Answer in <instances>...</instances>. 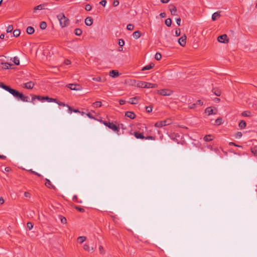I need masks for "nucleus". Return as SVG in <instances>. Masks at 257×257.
<instances>
[{"mask_svg":"<svg viewBox=\"0 0 257 257\" xmlns=\"http://www.w3.org/2000/svg\"><path fill=\"white\" fill-rule=\"evenodd\" d=\"M57 18L59 21L60 25L62 28L68 26L69 24V20L65 16L64 13H60L57 16Z\"/></svg>","mask_w":257,"mask_h":257,"instance_id":"f257e3e1","label":"nucleus"},{"mask_svg":"<svg viewBox=\"0 0 257 257\" xmlns=\"http://www.w3.org/2000/svg\"><path fill=\"white\" fill-rule=\"evenodd\" d=\"M172 123V120L170 118L166 119V120L158 121L155 124V126L158 127H161L166 125H169Z\"/></svg>","mask_w":257,"mask_h":257,"instance_id":"f03ea898","label":"nucleus"},{"mask_svg":"<svg viewBox=\"0 0 257 257\" xmlns=\"http://www.w3.org/2000/svg\"><path fill=\"white\" fill-rule=\"evenodd\" d=\"M157 93L162 96H170L173 93V91L168 89H162L158 90Z\"/></svg>","mask_w":257,"mask_h":257,"instance_id":"7ed1b4c3","label":"nucleus"},{"mask_svg":"<svg viewBox=\"0 0 257 257\" xmlns=\"http://www.w3.org/2000/svg\"><path fill=\"white\" fill-rule=\"evenodd\" d=\"M218 110L216 108L213 109L212 107H208L205 110V113H207L208 115L211 114H216L217 113Z\"/></svg>","mask_w":257,"mask_h":257,"instance_id":"20e7f679","label":"nucleus"},{"mask_svg":"<svg viewBox=\"0 0 257 257\" xmlns=\"http://www.w3.org/2000/svg\"><path fill=\"white\" fill-rule=\"evenodd\" d=\"M217 41L222 43H228L229 39L227 38V36L226 34H223L218 37Z\"/></svg>","mask_w":257,"mask_h":257,"instance_id":"39448f33","label":"nucleus"},{"mask_svg":"<svg viewBox=\"0 0 257 257\" xmlns=\"http://www.w3.org/2000/svg\"><path fill=\"white\" fill-rule=\"evenodd\" d=\"M9 92L11 94H12L14 97L20 99L22 95L23 94L22 93L19 92L18 91L12 88L10 89Z\"/></svg>","mask_w":257,"mask_h":257,"instance_id":"423d86ee","label":"nucleus"},{"mask_svg":"<svg viewBox=\"0 0 257 257\" xmlns=\"http://www.w3.org/2000/svg\"><path fill=\"white\" fill-rule=\"evenodd\" d=\"M67 87L70 89L73 90H81V87L79 84H69Z\"/></svg>","mask_w":257,"mask_h":257,"instance_id":"0eeeda50","label":"nucleus"},{"mask_svg":"<svg viewBox=\"0 0 257 257\" xmlns=\"http://www.w3.org/2000/svg\"><path fill=\"white\" fill-rule=\"evenodd\" d=\"M186 36L185 35H184L181 37H180L178 40V43L181 46H185L186 43Z\"/></svg>","mask_w":257,"mask_h":257,"instance_id":"6e6552de","label":"nucleus"},{"mask_svg":"<svg viewBox=\"0 0 257 257\" xmlns=\"http://www.w3.org/2000/svg\"><path fill=\"white\" fill-rule=\"evenodd\" d=\"M108 127L110 129H111L113 131L115 132H118L119 131V128L116 125L114 124L112 122H108Z\"/></svg>","mask_w":257,"mask_h":257,"instance_id":"1a4fd4ad","label":"nucleus"},{"mask_svg":"<svg viewBox=\"0 0 257 257\" xmlns=\"http://www.w3.org/2000/svg\"><path fill=\"white\" fill-rule=\"evenodd\" d=\"M24 87L26 89H32L34 86L35 84L32 81H29L28 82L25 83L24 84Z\"/></svg>","mask_w":257,"mask_h":257,"instance_id":"9d476101","label":"nucleus"},{"mask_svg":"<svg viewBox=\"0 0 257 257\" xmlns=\"http://www.w3.org/2000/svg\"><path fill=\"white\" fill-rule=\"evenodd\" d=\"M169 10L171 12L172 15L176 16L177 15V9L176 7L173 5H171L169 6Z\"/></svg>","mask_w":257,"mask_h":257,"instance_id":"9b49d317","label":"nucleus"},{"mask_svg":"<svg viewBox=\"0 0 257 257\" xmlns=\"http://www.w3.org/2000/svg\"><path fill=\"white\" fill-rule=\"evenodd\" d=\"M140 99V97L138 96H136L133 98H131L128 101V103L132 104H136L138 103V100Z\"/></svg>","mask_w":257,"mask_h":257,"instance_id":"f8f14e48","label":"nucleus"},{"mask_svg":"<svg viewBox=\"0 0 257 257\" xmlns=\"http://www.w3.org/2000/svg\"><path fill=\"white\" fill-rule=\"evenodd\" d=\"M220 17V12H217L214 13L212 15V20L214 21L218 19Z\"/></svg>","mask_w":257,"mask_h":257,"instance_id":"ddd939ff","label":"nucleus"},{"mask_svg":"<svg viewBox=\"0 0 257 257\" xmlns=\"http://www.w3.org/2000/svg\"><path fill=\"white\" fill-rule=\"evenodd\" d=\"M125 115L131 119H134L136 117L135 113L133 111H126Z\"/></svg>","mask_w":257,"mask_h":257,"instance_id":"4468645a","label":"nucleus"},{"mask_svg":"<svg viewBox=\"0 0 257 257\" xmlns=\"http://www.w3.org/2000/svg\"><path fill=\"white\" fill-rule=\"evenodd\" d=\"M45 185L47 187L50 188V189H55V187L54 185H53L50 182V181L48 179H45Z\"/></svg>","mask_w":257,"mask_h":257,"instance_id":"2eb2a0df","label":"nucleus"},{"mask_svg":"<svg viewBox=\"0 0 257 257\" xmlns=\"http://www.w3.org/2000/svg\"><path fill=\"white\" fill-rule=\"evenodd\" d=\"M136 82V85L137 87H140V88H145L146 87V82L145 81H137Z\"/></svg>","mask_w":257,"mask_h":257,"instance_id":"dca6fc26","label":"nucleus"},{"mask_svg":"<svg viewBox=\"0 0 257 257\" xmlns=\"http://www.w3.org/2000/svg\"><path fill=\"white\" fill-rule=\"evenodd\" d=\"M85 24L88 26H90L93 24V20L90 17H87L85 20Z\"/></svg>","mask_w":257,"mask_h":257,"instance_id":"f3484780","label":"nucleus"},{"mask_svg":"<svg viewBox=\"0 0 257 257\" xmlns=\"http://www.w3.org/2000/svg\"><path fill=\"white\" fill-rule=\"evenodd\" d=\"M154 66H155V64L154 63H151L149 65H146V66H144V67H143V68L142 69V71H146V70H150V69L153 68L154 67Z\"/></svg>","mask_w":257,"mask_h":257,"instance_id":"a211bd4d","label":"nucleus"},{"mask_svg":"<svg viewBox=\"0 0 257 257\" xmlns=\"http://www.w3.org/2000/svg\"><path fill=\"white\" fill-rule=\"evenodd\" d=\"M83 249L85 250H86V251H93L94 250V247H90L89 245L86 243L84 244V245H83Z\"/></svg>","mask_w":257,"mask_h":257,"instance_id":"6ab92c4d","label":"nucleus"},{"mask_svg":"<svg viewBox=\"0 0 257 257\" xmlns=\"http://www.w3.org/2000/svg\"><path fill=\"white\" fill-rule=\"evenodd\" d=\"M109 75L112 77H116L119 76V72L117 70H111L109 72Z\"/></svg>","mask_w":257,"mask_h":257,"instance_id":"aec40b11","label":"nucleus"},{"mask_svg":"<svg viewBox=\"0 0 257 257\" xmlns=\"http://www.w3.org/2000/svg\"><path fill=\"white\" fill-rule=\"evenodd\" d=\"M157 87V85L156 84L151 83L149 82L146 83V87L147 88H156Z\"/></svg>","mask_w":257,"mask_h":257,"instance_id":"412c9836","label":"nucleus"},{"mask_svg":"<svg viewBox=\"0 0 257 257\" xmlns=\"http://www.w3.org/2000/svg\"><path fill=\"white\" fill-rule=\"evenodd\" d=\"M26 31L28 34L32 35L34 33L35 30L33 27L29 26L27 28Z\"/></svg>","mask_w":257,"mask_h":257,"instance_id":"4be33fe9","label":"nucleus"},{"mask_svg":"<svg viewBox=\"0 0 257 257\" xmlns=\"http://www.w3.org/2000/svg\"><path fill=\"white\" fill-rule=\"evenodd\" d=\"M134 135H135V137L137 139H143L145 138V137L143 136V134L140 133L135 132Z\"/></svg>","mask_w":257,"mask_h":257,"instance_id":"5701e85b","label":"nucleus"},{"mask_svg":"<svg viewBox=\"0 0 257 257\" xmlns=\"http://www.w3.org/2000/svg\"><path fill=\"white\" fill-rule=\"evenodd\" d=\"M133 36L134 38H135L136 39H137L141 37V33L139 31H136V32H134Z\"/></svg>","mask_w":257,"mask_h":257,"instance_id":"b1692460","label":"nucleus"},{"mask_svg":"<svg viewBox=\"0 0 257 257\" xmlns=\"http://www.w3.org/2000/svg\"><path fill=\"white\" fill-rule=\"evenodd\" d=\"M102 106V103L101 101H95L93 103L92 106L94 107H99Z\"/></svg>","mask_w":257,"mask_h":257,"instance_id":"393cba45","label":"nucleus"},{"mask_svg":"<svg viewBox=\"0 0 257 257\" xmlns=\"http://www.w3.org/2000/svg\"><path fill=\"white\" fill-rule=\"evenodd\" d=\"M212 92L214 93L215 95H216L217 96H220L221 94L220 90L217 89H213Z\"/></svg>","mask_w":257,"mask_h":257,"instance_id":"a878e982","label":"nucleus"},{"mask_svg":"<svg viewBox=\"0 0 257 257\" xmlns=\"http://www.w3.org/2000/svg\"><path fill=\"white\" fill-rule=\"evenodd\" d=\"M20 34L21 31L19 29H16L13 32V36L16 37L19 36Z\"/></svg>","mask_w":257,"mask_h":257,"instance_id":"bb28decb","label":"nucleus"},{"mask_svg":"<svg viewBox=\"0 0 257 257\" xmlns=\"http://www.w3.org/2000/svg\"><path fill=\"white\" fill-rule=\"evenodd\" d=\"M0 86L3 88V89H4L5 90L8 91V92H9L10 89L11 88V87H10L9 86H7V85H5L4 83H2L0 85Z\"/></svg>","mask_w":257,"mask_h":257,"instance_id":"cd10ccee","label":"nucleus"},{"mask_svg":"<svg viewBox=\"0 0 257 257\" xmlns=\"http://www.w3.org/2000/svg\"><path fill=\"white\" fill-rule=\"evenodd\" d=\"M242 115L243 116L248 117V116H251V112L249 111H244L242 113Z\"/></svg>","mask_w":257,"mask_h":257,"instance_id":"c85d7f7f","label":"nucleus"},{"mask_svg":"<svg viewBox=\"0 0 257 257\" xmlns=\"http://www.w3.org/2000/svg\"><path fill=\"white\" fill-rule=\"evenodd\" d=\"M20 99L24 102H28L29 98L28 96H25L23 95V94H22V96L20 98Z\"/></svg>","mask_w":257,"mask_h":257,"instance_id":"c756f323","label":"nucleus"},{"mask_svg":"<svg viewBox=\"0 0 257 257\" xmlns=\"http://www.w3.org/2000/svg\"><path fill=\"white\" fill-rule=\"evenodd\" d=\"M86 239V237L84 236H81L78 237L77 240L80 242V243H82L84 241H85Z\"/></svg>","mask_w":257,"mask_h":257,"instance_id":"7c9ffc66","label":"nucleus"},{"mask_svg":"<svg viewBox=\"0 0 257 257\" xmlns=\"http://www.w3.org/2000/svg\"><path fill=\"white\" fill-rule=\"evenodd\" d=\"M45 100H47V101H48L49 102H56V99L51 98V97H49L48 96H45Z\"/></svg>","mask_w":257,"mask_h":257,"instance_id":"2f4dec72","label":"nucleus"},{"mask_svg":"<svg viewBox=\"0 0 257 257\" xmlns=\"http://www.w3.org/2000/svg\"><path fill=\"white\" fill-rule=\"evenodd\" d=\"M40 27L42 30L46 29L47 27V23L45 22H42L40 23Z\"/></svg>","mask_w":257,"mask_h":257,"instance_id":"473e14b6","label":"nucleus"},{"mask_svg":"<svg viewBox=\"0 0 257 257\" xmlns=\"http://www.w3.org/2000/svg\"><path fill=\"white\" fill-rule=\"evenodd\" d=\"M239 126L240 128H244L246 126V122L244 120H241L239 123Z\"/></svg>","mask_w":257,"mask_h":257,"instance_id":"72a5a7b5","label":"nucleus"},{"mask_svg":"<svg viewBox=\"0 0 257 257\" xmlns=\"http://www.w3.org/2000/svg\"><path fill=\"white\" fill-rule=\"evenodd\" d=\"M2 65H4L5 66V69H9L11 68L12 64L9 63L8 62L5 63H2Z\"/></svg>","mask_w":257,"mask_h":257,"instance_id":"f704fd0d","label":"nucleus"},{"mask_svg":"<svg viewBox=\"0 0 257 257\" xmlns=\"http://www.w3.org/2000/svg\"><path fill=\"white\" fill-rule=\"evenodd\" d=\"M165 24L168 27H170L172 25V20L170 18H168L165 20Z\"/></svg>","mask_w":257,"mask_h":257,"instance_id":"c9c22d12","label":"nucleus"},{"mask_svg":"<svg viewBox=\"0 0 257 257\" xmlns=\"http://www.w3.org/2000/svg\"><path fill=\"white\" fill-rule=\"evenodd\" d=\"M82 31L80 29H76L75 30V34L77 36H80L82 34Z\"/></svg>","mask_w":257,"mask_h":257,"instance_id":"e433bc0d","label":"nucleus"},{"mask_svg":"<svg viewBox=\"0 0 257 257\" xmlns=\"http://www.w3.org/2000/svg\"><path fill=\"white\" fill-rule=\"evenodd\" d=\"M215 123L217 125L222 123V119L221 117H218L215 120Z\"/></svg>","mask_w":257,"mask_h":257,"instance_id":"4c0bfd02","label":"nucleus"},{"mask_svg":"<svg viewBox=\"0 0 257 257\" xmlns=\"http://www.w3.org/2000/svg\"><path fill=\"white\" fill-rule=\"evenodd\" d=\"M13 59V62L16 65H19L20 64V60L18 57H14Z\"/></svg>","mask_w":257,"mask_h":257,"instance_id":"58836bf2","label":"nucleus"},{"mask_svg":"<svg viewBox=\"0 0 257 257\" xmlns=\"http://www.w3.org/2000/svg\"><path fill=\"white\" fill-rule=\"evenodd\" d=\"M43 9H44V5H38V6L34 8V12H35L36 10H43Z\"/></svg>","mask_w":257,"mask_h":257,"instance_id":"ea45409f","label":"nucleus"},{"mask_svg":"<svg viewBox=\"0 0 257 257\" xmlns=\"http://www.w3.org/2000/svg\"><path fill=\"white\" fill-rule=\"evenodd\" d=\"M211 135H206L204 137V140L205 141V142H209V141H210L212 140V139H211Z\"/></svg>","mask_w":257,"mask_h":257,"instance_id":"a19ab883","label":"nucleus"},{"mask_svg":"<svg viewBox=\"0 0 257 257\" xmlns=\"http://www.w3.org/2000/svg\"><path fill=\"white\" fill-rule=\"evenodd\" d=\"M155 58L157 60H160L162 58L161 54L160 53H157L155 54Z\"/></svg>","mask_w":257,"mask_h":257,"instance_id":"79ce46f5","label":"nucleus"},{"mask_svg":"<svg viewBox=\"0 0 257 257\" xmlns=\"http://www.w3.org/2000/svg\"><path fill=\"white\" fill-rule=\"evenodd\" d=\"M13 30V25H9L7 29V33H10Z\"/></svg>","mask_w":257,"mask_h":257,"instance_id":"37998d69","label":"nucleus"},{"mask_svg":"<svg viewBox=\"0 0 257 257\" xmlns=\"http://www.w3.org/2000/svg\"><path fill=\"white\" fill-rule=\"evenodd\" d=\"M85 9L87 11H90L92 9V6L89 4H87L85 6Z\"/></svg>","mask_w":257,"mask_h":257,"instance_id":"c03bdc74","label":"nucleus"},{"mask_svg":"<svg viewBox=\"0 0 257 257\" xmlns=\"http://www.w3.org/2000/svg\"><path fill=\"white\" fill-rule=\"evenodd\" d=\"M127 29L129 31L133 30L134 29V26L132 24H128L127 26Z\"/></svg>","mask_w":257,"mask_h":257,"instance_id":"a18cd8bd","label":"nucleus"},{"mask_svg":"<svg viewBox=\"0 0 257 257\" xmlns=\"http://www.w3.org/2000/svg\"><path fill=\"white\" fill-rule=\"evenodd\" d=\"M36 99H37L38 100H40V101H44L45 100V96H41L40 95H38L37 96H36Z\"/></svg>","mask_w":257,"mask_h":257,"instance_id":"49530a36","label":"nucleus"},{"mask_svg":"<svg viewBox=\"0 0 257 257\" xmlns=\"http://www.w3.org/2000/svg\"><path fill=\"white\" fill-rule=\"evenodd\" d=\"M27 226L29 229V230H31V229H32L33 228V225L32 222H29L27 224Z\"/></svg>","mask_w":257,"mask_h":257,"instance_id":"de8ad7c7","label":"nucleus"},{"mask_svg":"<svg viewBox=\"0 0 257 257\" xmlns=\"http://www.w3.org/2000/svg\"><path fill=\"white\" fill-rule=\"evenodd\" d=\"M153 107L152 106H146V110L147 112H151L152 111Z\"/></svg>","mask_w":257,"mask_h":257,"instance_id":"09e8293b","label":"nucleus"},{"mask_svg":"<svg viewBox=\"0 0 257 257\" xmlns=\"http://www.w3.org/2000/svg\"><path fill=\"white\" fill-rule=\"evenodd\" d=\"M118 45L122 47L124 45V41L122 39H119L118 40Z\"/></svg>","mask_w":257,"mask_h":257,"instance_id":"8fccbe9b","label":"nucleus"},{"mask_svg":"<svg viewBox=\"0 0 257 257\" xmlns=\"http://www.w3.org/2000/svg\"><path fill=\"white\" fill-rule=\"evenodd\" d=\"M93 80L97 81V82H101L102 81L101 78L100 77H94L92 78Z\"/></svg>","mask_w":257,"mask_h":257,"instance_id":"3c124183","label":"nucleus"},{"mask_svg":"<svg viewBox=\"0 0 257 257\" xmlns=\"http://www.w3.org/2000/svg\"><path fill=\"white\" fill-rule=\"evenodd\" d=\"M55 102L57 103L59 105H60V106H67V104H66L65 103H64L63 102L57 101V100H56V102Z\"/></svg>","mask_w":257,"mask_h":257,"instance_id":"603ef678","label":"nucleus"},{"mask_svg":"<svg viewBox=\"0 0 257 257\" xmlns=\"http://www.w3.org/2000/svg\"><path fill=\"white\" fill-rule=\"evenodd\" d=\"M61 222L62 223L66 224L67 219L65 217H62L61 218Z\"/></svg>","mask_w":257,"mask_h":257,"instance_id":"864d4df0","label":"nucleus"},{"mask_svg":"<svg viewBox=\"0 0 257 257\" xmlns=\"http://www.w3.org/2000/svg\"><path fill=\"white\" fill-rule=\"evenodd\" d=\"M99 252H100V253L101 254H104V249H103V247H102V246L100 245L99 246Z\"/></svg>","mask_w":257,"mask_h":257,"instance_id":"5fc2aeb1","label":"nucleus"},{"mask_svg":"<svg viewBox=\"0 0 257 257\" xmlns=\"http://www.w3.org/2000/svg\"><path fill=\"white\" fill-rule=\"evenodd\" d=\"M242 137V133L240 132H238L236 133L235 135V137L236 138H240Z\"/></svg>","mask_w":257,"mask_h":257,"instance_id":"6e6d98bb","label":"nucleus"},{"mask_svg":"<svg viewBox=\"0 0 257 257\" xmlns=\"http://www.w3.org/2000/svg\"><path fill=\"white\" fill-rule=\"evenodd\" d=\"M106 3H107V2L106 0H102L101 1H100L99 2V4L100 5H101L102 6H103V7H105L106 4Z\"/></svg>","mask_w":257,"mask_h":257,"instance_id":"4d7b16f0","label":"nucleus"},{"mask_svg":"<svg viewBox=\"0 0 257 257\" xmlns=\"http://www.w3.org/2000/svg\"><path fill=\"white\" fill-rule=\"evenodd\" d=\"M175 35L177 37H178L179 36H180L181 35V32H180V29H177L176 30V32H175Z\"/></svg>","mask_w":257,"mask_h":257,"instance_id":"13d9d810","label":"nucleus"},{"mask_svg":"<svg viewBox=\"0 0 257 257\" xmlns=\"http://www.w3.org/2000/svg\"><path fill=\"white\" fill-rule=\"evenodd\" d=\"M76 209L77 210H78L79 211L81 212H84V209L82 208H81L79 206H76Z\"/></svg>","mask_w":257,"mask_h":257,"instance_id":"bf43d9fd","label":"nucleus"},{"mask_svg":"<svg viewBox=\"0 0 257 257\" xmlns=\"http://www.w3.org/2000/svg\"><path fill=\"white\" fill-rule=\"evenodd\" d=\"M252 153L254 155H257V148L254 147L251 149Z\"/></svg>","mask_w":257,"mask_h":257,"instance_id":"052dcab7","label":"nucleus"},{"mask_svg":"<svg viewBox=\"0 0 257 257\" xmlns=\"http://www.w3.org/2000/svg\"><path fill=\"white\" fill-rule=\"evenodd\" d=\"M119 5V1L118 0H114L113 3V5L114 7H116Z\"/></svg>","mask_w":257,"mask_h":257,"instance_id":"680f3d73","label":"nucleus"},{"mask_svg":"<svg viewBox=\"0 0 257 257\" xmlns=\"http://www.w3.org/2000/svg\"><path fill=\"white\" fill-rule=\"evenodd\" d=\"M176 23L178 25V26H180L181 25V20L180 18H177L176 19Z\"/></svg>","mask_w":257,"mask_h":257,"instance_id":"e2e57ef3","label":"nucleus"},{"mask_svg":"<svg viewBox=\"0 0 257 257\" xmlns=\"http://www.w3.org/2000/svg\"><path fill=\"white\" fill-rule=\"evenodd\" d=\"M196 104L202 105L203 104V102L201 100H198Z\"/></svg>","mask_w":257,"mask_h":257,"instance_id":"0e129e2a","label":"nucleus"},{"mask_svg":"<svg viewBox=\"0 0 257 257\" xmlns=\"http://www.w3.org/2000/svg\"><path fill=\"white\" fill-rule=\"evenodd\" d=\"M86 115L91 119H95L94 117H93L90 113H86Z\"/></svg>","mask_w":257,"mask_h":257,"instance_id":"69168bd1","label":"nucleus"},{"mask_svg":"<svg viewBox=\"0 0 257 257\" xmlns=\"http://www.w3.org/2000/svg\"><path fill=\"white\" fill-rule=\"evenodd\" d=\"M64 63L66 64V65H69L71 64V61L68 60V59H67V60H65V61H64Z\"/></svg>","mask_w":257,"mask_h":257,"instance_id":"338daca9","label":"nucleus"},{"mask_svg":"<svg viewBox=\"0 0 257 257\" xmlns=\"http://www.w3.org/2000/svg\"><path fill=\"white\" fill-rule=\"evenodd\" d=\"M196 105V103H193V104H191V105L189 106V108L190 109H193L195 107Z\"/></svg>","mask_w":257,"mask_h":257,"instance_id":"774afa93","label":"nucleus"}]
</instances>
